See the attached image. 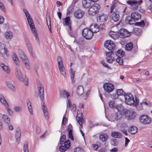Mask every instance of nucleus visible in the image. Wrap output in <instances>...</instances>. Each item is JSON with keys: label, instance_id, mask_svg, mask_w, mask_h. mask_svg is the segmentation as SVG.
Instances as JSON below:
<instances>
[{"label": "nucleus", "instance_id": "nucleus-1", "mask_svg": "<svg viewBox=\"0 0 152 152\" xmlns=\"http://www.w3.org/2000/svg\"><path fill=\"white\" fill-rule=\"evenodd\" d=\"M125 99V102L128 104L129 105H137L139 103V101L136 99L135 101H134V99L133 95L131 94H126L124 96Z\"/></svg>", "mask_w": 152, "mask_h": 152}, {"label": "nucleus", "instance_id": "nucleus-2", "mask_svg": "<svg viewBox=\"0 0 152 152\" xmlns=\"http://www.w3.org/2000/svg\"><path fill=\"white\" fill-rule=\"evenodd\" d=\"M120 111L123 113V114L125 115L126 118L128 120L134 119L135 117V113L133 110H127L122 107V110H120Z\"/></svg>", "mask_w": 152, "mask_h": 152}, {"label": "nucleus", "instance_id": "nucleus-3", "mask_svg": "<svg viewBox=\"0 0 152 152\" xmlns=\"http://www.w3.org/2000/svg\"><path fill=\"white\" fill-rule=\"evenodd\" d=\"M65 140L60 139V144L61 146L59 148V150L61 152H64L67 149L69 148L70 146V142L69 140L64 141Z\"/></svg>", "mask_w": 152, "mask_h": 152}, {"label": "nucleus", "instance_id": "nucleus-4", "mask_svg": "<svg viewBox=\"0 0 152 152\" xmlns=\"http://www.w3.org/2000/svg\"><path fill=\"white\" fill-rule=\"evenodd\" d=\"M28 21V24L30 26L31 30L34 35V36L35 37L36 39L38 41L39 40V38L38 37V34L35 31V28L34 25L33 21L32 20L31 17L27 18Z\"/></svg>", "mask_w": 152, "mask_h": 152}, {"label": "nucleus", "instance_id": "nucleus-5", "mask_svg": "<svg viewBox=\"0 0 152 152\" xmlns=\"http://www.w3.org/2000/svg\"><path fill=\"white\" fill-rule=\"evenodd\" d=\"M142 2V0L137 1L136 0H131L127 1V3L130 5L131 8L133 10H137L138 6Z\"/></svg>", "mask_w": 152, "mask_h": 152}, {"label": "nucleus", "instance_id": "nucleus-6", "mask_svg": "<svg viewBox=\"0 0 152 152\" xmlns=\"http://www.w3.org/2000/svg\"><path fill=\"white\" fill-rule=\"evenodd\" d=\"M100 6L98 4H95L91 6L88 10V13L90 15H94L97 13L99 10Z\"/></svg>", "mask_w": 152, "mask_h": 152}, {"label": "nucleus", "instance_id": "nucleus-7", "mask_svg": "<svg viewBox=\"0 0 152 152\" xmlns=\"http://www.w3.org/2000/svg\"><path fill=\"white\" fill-rule=\"evenodd\" d=\"M82 34L83 37L87 39H91L93 35V33L88 28H85L82 31Z\"/></svg>", "mask_w": 152, "mask_h": 152}, {"label": "nucleus", "instance_id": "nucleus-8", "mask_svg": "<svg viewBox=\"0 0 152 152\" xmlns=\"http://www.w3.org/2000/svg\"><path fill=\"white\" fill-rule=\"evenodd\" d=\"M124 52L121 49L118 50L115 53V54L117 56L116 61L119 64L121 65L123 64V60L122 57L124 55Z\"/></svg>", "mask_w": 152, "mask_h": 152}, {"label": "nucleus", "instance_id": "nucleus-9", "mask_svg": "<svg viewBox=\"0 0 152 152\" xmlns=\"http://www.w3.org/2000/svg\"><path fill=\"white\" fill-rule=\"evenodd\" d=\"M103 88L106 92L110 93L113 90L114 86L111 83H105L104 84Z\"/></svg>", "mask_w": 152, "mask_h": 152}, {"label": "nucleus", "instance_id": "nucleus-10", "mask_svg": "<svg viewBox=\"0 0 152 152\" xmlns=\"http://www.w3.org/2000/svg\"><path fill=\"white\" fill-rule=\"evenodd\" d=\"M38 95L41 100L43 101L44 99V89L42 83L39 82L37 84Z\"/></svg>", "mask_w": 152, "mask_h": 152}, {"label": "nucleus", "instance_id": "nucleus-11", "mask_svg": "<svg viewBox=\"0 0 152 152\" xmlns=\"http://www.w3.org/2000/svg\"><path fill=\"white\" fill-rule=\"evenodd\" d=\"M7 50L5 48L4 44L1 43H0V53L1 54L2 56L4 58H6L7 57Z\"/></svg>", "mask_w": 152, "mask_h": 152}, {"label": "nucleus", "instance_id": "nucleus-12", "mask_svg": "<svg viewBox=\"0 0 152 152\" xmlns=\"http://www.w3.org/2000/svg\"><path fill=\"white\" fill-rule=\"evenodd\" d=\"M140 121L141 123L144 124L150 123L151 122V118L147 115H142L140 118Z\"/></svg>", "mask_w": 152, "mask_h": 152}, {"label": "nucleus", "instance_id": "nucleus-13", "mask_svg": "<svg viewBox=\"0 0 152 152\" xmlns=\"http://www.w3.org/2000/svg\"><path fill=\"white\" fill-rule=\"evenodd\" d=\"M104 47L108 50H111L115 47V45L111 40H107L104 43Z\"/></svg>", "mask_w": 152, "mask_h": 152}, {"label": "nucleus", "instance_id": "nucleus-14", "mask_svg": "<svg viewBox=\"0 0 152 152\" xmlns=\"http://www.w3.org/2000/svg\"><path fill=\"white\" fill-rule=\"evenodd\" d=\"M85 12L81 9H78L74 12V16L76 18L80 19L82 18L85 14Z\"/></svg>", "mask_w": 152, "mask_h": 152}, {"label": "nucleus", "instance_id": "nucleus-15", "mask_svg": "<svg viewBox=\"0 0 152 152\" xmlns=\"http://www.w3.org/2000/svg\"><path fill=\"white\" fill-rule=\"evenodd\" d=\"M122 107H121L120 110H119V107H117V109L119 113H116L115 114V116L114 117V118L113 116L111 118V120L112 121H114L115 120L118 121L122 117V114H123V113L121 112L120 110H122Z\"/></svg>", "mask_w": 152, "mask_h": 152}, {"label": "nucleus", "instance_id": "nucleus-16", "mask_svg": "<svg viewBox=\"0 0 152 152\" xmlns=\"http://www.w3.org/2000/svg\"><path fill=\"white\" fill-rule=\"evenodd\" d=\"M108 18V15L103 13H101L98 15L97 17L98 21L103 22L106 21Z\"/></svg>", "mask_w": 152, "mask_h": 152}, {"label": "nucleus", "instance_id": "nucleus-17", "mask_svg": "<svg viewBox=\"0 0 152 152\" xmlns=\"http://www.w3.org/2000/svg\"><path fill=\"white\" fill-rule=\"evenodd\" d=\"M120 18L119 12L118 11H114L112 15V19L114 22L118 21Z\"/></svg>", "mask_w": 152, "mask_h": 152}, {"label": "nucleus", "instance_id": "nucleus-18", "mask_svg": "<svg viewBox=\"0 0 152 152\" xmlns=\"http://www.w3.org/2000/svg\"><path fill=\"white\" fill-rule=\"evenodd\" d=\"M15 73L16 76L19 80L20 81H23V77L20 69L19 68L17 67L16 68Z\"/></svg>", "mask_w": 152, "mask_h": 152}, {"label": "nucleus", "instance_id": "nucleus-19", "mask_svg": "<svg viewBox=\"0 0 152 152\" xmlns=\"http://www.w3.org/2000/svg\"><path fill=\"white\" fill-rule=\"evenodd\" d=\"M92 1V0H83L82 4L83 7L86 8H89L91 5Z\"/></svg>", "mask_w": 152, "mask_h": 152}, {"label": "nucleus", "instance_id": "nucleus-20", "mask_svg": "<svg viewBox=\"0 0 152 152\" xmlns=\"http://www.w3.org/2000/svg\"><path fill=\"white\" fill-rule=\"evenodd\" d=\"M131 16H132V18L135 21H138L140 19L141 17L140 14L138 12H134L132 13Z\"/></svg>", "mask_w": 152, "mask_h": 152}, {"label": "nucleus", "instance_id": "nucleus-21", "mask_svg": "<svg viewBox=\"0 0 152 152\" xmlns=\"http://www.w3.org/2000/svg\"><path fill=\"white\" fill-rule=\"evenodd\" d=\"M119 33L122 37H126L130 35L129 33L126 29H121L119 31Z\"/></svg>", "mask_w": 152, "mask_h": 152}, {"label": "nucleus", "instance_id": "nucleus-22", "mask_svg": "<svg viewBox=\"0 0 152 152\" xmlns=\"http://www.w3.org/2000/svg\"><path fill=\"white\" fill-rule=\"evenodd\" d=\"M0 66L7 74H10V70L9 67L4 64L3 63H0Z\"/></svg>", "mask_w": 152, "mask_h": 152}, {"label": "nucleus", "instance_id": "nucleus-23", "mask_svg": "<svg viewBox=\"0 0 152 152\" xmlns=\"http://www.w3.org/2000/svg\"><path fill=\"white\" fill-rule=\"evenodd\" d=\"M111 136L115 138H120L122 137V135L120 132L114 131L111 132Z\"/></svg>", "mask_w": 152, "mask_h": 152}, {"label": "nucleus", "instance_id": "nucleus-24", "mask_svg": "<svg viewBox=\"0 0 152 152\" xmlns=\"http://www.w3.org/2000/svg\"><path fill=\"white\" fill-rule=\"evenodd\" d=\"M108 139V136L106 133H102L99 136V140L102 142L106 141Z\"/></svg>", "mask_w": 152, "mask_h": 152}, {"label": "nucleus", "instance_id": "nucleus-25", "mask_svg": "<svg viewBox=\"0 0 152 152\" xmlns=\"http://www.w3.org/2000/svg\"><path fill=\"white\" fill-rule=\"evenodd\" d=\"M126 22L128 24H133L135 22L134 20L132 18V16H127L125 19Z\"/></svg>", "mask_w": 152, "mask_h": 152}, {"label": "nucleus", "instance_id": "nucleus-26", "mask_svg": "<svg viewBox=\"0 0 152 152\" xmlns=\"http://www.w3.org/2000/svg\"><path fill=\"white\" fill-rule=\"evenodd\" d=\"M63 24L64 26H68L71 24L69 16L66 17L63 19Z\"/></svg>", "mask_w": 152, "mask_h": 152}, {"label": "nucleus", "instance_id": "nucleus-27", "mask_svg": "<svg viewBox=\"0 0 152 152\" xmlns=\"http://www.w3.org/2000/svg\"><path fill=\"white\" fill-rule=\"evenodd\" d=\"M21 134V132L20 131V130L17 129L15 132V137L16 140V141L18 144H19V142L20 139Z\"/></svg>", "mask_w": 152, "mask_h": 152}, {"label": "nucleus", "instance_id": "nucleus-28", "mask_svg": "<svg viewBox=\"0 0 152 152\" xmlns=\"http://www.w3.org/2000/svg\"><path fill=\"white\" fill-rule=\"evenodd\" d=\"M6 83L7 86L9 89L13 91H15V88L11 82H7Z\"/></svg>", "mask_w": 152, "mask_h": 152}, {"label": "nucleus", "instance_id": "nucleus-29", "mask_svg": "<svg viewBox=\"0 0 152 152\" xmlns=\"http://www.w3.org/2000/svg\"><path fill=\"white\" fill-rule=\"evenodd\" d=\"M128 131L131 134H134L137 132V129L135 126H132L129 128Z\"/></svg>", "mask_w": 152, "mask_h": 152}, {"label": "nucleus", "instance_id": "nucleus-30", "mask_svg": "<svg viewBox=\"0 0 152 152\" xmlns=\"http://www.w3.org/2000/svg\"><path fill=\"white\" fill-rule=\"evenodd\" d=\"M90 29L93 33L98 32L99 30L98 25L95 24L92 25L90 26Z\"/></svg>", "mask_w": 152, "mask_h": 152}, {"label": "nucleus", "instance_id": "nucleus-31", "mask_svg": "<svg viewBox=\"0 0 152 152\" xmlns=\"http://www.w3.org/2000/svg\"><path fill=\"white\" fill-rule=\"evenodd\" d=\"M84 91L83 87L81 86H79L77 87L76 91L77 94L78 95H81L83 94Z\"/></svg>", "mask_w": 152, "mask_h": 152}, {"label": "nucleus", "instance_id": "nucleus-32", "mask_svg": "<svg viewBox=\"0 0 152 152\" xmlns=\"http://www.w3.org/2000/svg\"><path fill=\"white\" fill-rule=\"evenodd\" d=\"M0 101L6 107H8L9 106V104L5 100L4 98L1 94H0Z\"/></svg>", "mask_w": 152, "mask_h": 152}, {"label": "nucleus", "instance_id": "nucleus-33", "mask_svg": "<svg viewBox=\"0 0 152 152\" xmlns=\"http://www.w3.org/2000/svg\"><path fill=\"white\" fill-rule=\"evenodd\" d=\"M27 105L28 107V110L31 115H33V112L32 107L30 100L28 99L27 100Z\"/></svg>", "mask_w": 152, "mask_h": 152}, {"label": "nucleus", "instance_id": "nucleus-34", "mask_svg": "<svg viewBox=\"0 0 152 152\" xmlns=\"http://www.w3.org/2000/svg\"><path fill=\"white\" fill-rule=\"evenodd\" d=\"M59 69L61 74L64 77L66 75V72L65 69L63 65L58 66Z\"/></svg>", "mask_w": 152, "mask_h": 152}, {"label": "nucleus", "instance_id": "nucleus-35", "mask_svg": "<svg viewBox=\"0 0 152 152\" xmlns=\"http://www.w3.org/2000/svg\"><path fill=\"white\" fill-rule=\"evenodd\" d=\"M12 59L14 63L16 66H19V62L17 56L15 53H14L12 56Z\"/></svg>", "mask_w": 152, "mask_h": 152}, {"label": "nucleus", "instance_id": "nucleus-36", "mask_svg": "<svg viewBox=\"0 0 152 152\" xmlns=\"http://www.w3.org/2000/svg\"><path fill=\"white\" fill-rule=\"evenodd\" d=\"M71 127H72V126L70 124L69 126V128L68 129V130H69V138L71 140H74V138L73 137L72 135V130L71 129H70L71 128Z\"/></svg>", "mask_w": 152, "mask_h": 152}, {"label": "nucleus", "instance_id": "nucleus-37", "mask_svg": "<svg viewBox=\"0 0 152 152\" xmlns=\"http://www.w3.org/2000/svg\"><path fill=\"white\" fill-rule=\"evenodd\" d=\"M19 57L23 61H24V60L28 59V58L26 55L22 50L19 51Z\"/></svg>", "mask_w": 152, "mask_h": 152}, {"label": "nucleus", "instance_id": "nucleus-38", "mask_svg": "<svg viewBox=\"0 0 152 152\" xmlns=\"http://www.w3.org/2000/svg\"><path fill=\"white\" fill-rule=\"evenodd\" d=\"M2 115V118L3 121L7 124H9L10 122V119L7 115Z\"/></svg>", "mask_w": 152, "mask_h": 152}, {"label": "nucleus", "instance_id": "nucleus-39", "mask_svg": "<svg viewBox=\"0 0 152 152\" xmlns=\"http://www.w3.org/2000/svg\"><path fill=\"white\" fill-rule=\"evenodd\" d=\"M13 34L10 31L6 32L5 33V37L8 39H10L12 37Z\"/></svg>", "mask_w": 152, "mask_h": 152}, {"label": "nucleus", "instance_id": "nucleus-40", "mask_svg": "<svg viewBox=\"0 0 152 152\" xmlns=\"http://www.w3.org/2000/svg\"><path fill=\"white\" fill-rule=\"evenodd\" d=\"M110 143L112 145L117 146L118 144V141L116 139H112L110 140Z\"/></svg>", "mask_w": 152, "mask_h": 152}, {"label": "nucleus", "instance_id": "nucleus-41", "mask_svg": "<svg viewBox=\"0 0 152 152\" xmlns=\"http://www.w3.org/2000/svg\"><path fill=\"white\" fill-rule=\"evenodd\" d=\"M133 48V45L132 42H129L128 43L125 47V49L126 50L130 51Z\"/></svg>", "mask_w": 152, "mask_h": 152}, {"label": "nucleus", "instance_id": "nucleus-42", "mask_svg": "<svg viewBox=\"0 0 152 152\" xmlns=\"http://www.w3.org/2000/svg\"><path fill=\"white\" fill-rule=\"evenodd\" d=\"M42 109L44 113L45 118L47 119H48L49 118V116L48 112V110L47 109H45V106L44 105H42Z\"/></svg>", "mask_w": 152, "mask_h": 152}, {"label": "nucleus", "instance_id": "nucleus-43", "mask_svg": "<svg viewBox=\"0 0 152 152\" xmlns=\"http://www.w3.org/2000/svg\"><path fill=\"white\" fill-rule=\"evenodd\" d=\"M77 122L79 124L81 128H82L83 127V118H81L80 117H77Z\"/></svg>", "mask_w": 152, "mask_h": 152}, {"label": "nucleus", "instance_id": "nucleus-44", "mask_svg": "<svg viewBox=\"0 0 152 152\" xmlns=\"http://www.w3.org/2000/svg\"><path fill=\"white\" fill-rule=\"evenodd\" d=\"M70 77L72 80V83H73L74 82V77L75 74V72L74 71L72 70V69H71L70 70Z\"/></svg>", "mask_w": 152, "mask_h": 152}, {"label": "nucleus", "instance_id": "nucleus-45", "mask_svg": "<svg viewBox=\"0 0 152 152\" xmlns=\"http://www.w3.org/2000/svg\"><path fill=\"white\" fill-rule=\"evenodd\" d=\"M109 107L111 108H114L116 107V104L115 101L113 100L111 101L109 103Z\"/></svg>", "mask_w": 152, "mask_h": 152}, {"label": "nucleus", "instance_id": "nucleus-46", "mask_svg": "<svg viewBox=\"0 0 152 152\" xmlns=\"http://www.w3.org/2000/svg\"><path fill=\"white\" fill-rule=\"evenodd\" d=\"M14 111L17 113L20 112L22 111V107L19 106H15L14 107Z\"/></svg>", "mask_w": 152, "mask_h": 152}, {"label": "nucleus", "instance_id": "nucleus-47", "mask_svg": "<svg viewBox=\"0 0 152 152\" xmlns=\"http://www.w3.org/2000/svg\"><path fill=\"white\" fill-rule=\"evenodd\" d=\"M135 25L136 26L143 27L145 26V22L143 20H142L140 22H137L135 23Z\"/></svg>", "mask_w": 152, "mask_h": 152}, {"label": "nucleus", "instance_id": "nucleus-48", "mask_svg": "<svg viewBox=\"0 0 152 152\" xmlns=\"http://www.w3.org/2000/svg\"><path fill=\"white\" fill-rule=\"evenodd\" d=\"M23 151L24 152H28V142L27 141H25L23 147Z\"/></svg>", "mask_w": 152, "mask_h": 152}, {"label": "nucleus", "instance_id": "nucleus-49", "mask_svg": "<svg viewBox=\"0 0 152 152\" xmlns=\"http://www.w3.org/2000/svg\"><path fill=\"white\" fill-rule=\"evenodd\" d=\"M117 94L119 96L122 95L123 96L126 94L122 89L117 90Z\"/></svg>", "mask_w": 152, "mask_h": 152}, {"label": "nucleus", "instance_id": "nucleus-50", "mask_svg": "<svg viewBox=\"0 0 152 152\" xmlns=\"http://www.w3.org/2000/svg\"><path fill=\"white\" fill-rule=\"evenodd\" d=\"M110 36L114 40H116L118 39L119 36L118 35L115 34V33L114 32L112 33H110Z\"/></svg>", "mask_w": 152, "mask_h": 152}, {"label": "nucleus", "instance_id": "nucleus-51", "mask_svg": "<svg viewBox=\"0 0 152 152\" xmlns=\"http://www.w3.org/2000/svg\"><path fill=\"white\" fill-rule=\"evenodd\" d=\"M107 62L110 63H112L114 60V58L112 56L107 57L106 58Z\"/></svg>", "mask_w": 152, "mask_h": 152}, {"label": "nucleus", "instance_id": "nucleus-52", "mask_svg": "<svg viewBox=\"0 0 152 152\" xmlns=\"http://www.w3.org/2000/svg\"><path fill=\"white\" fill-rule=\"evenodd\" d=\"M141 31V30L140 29L136 28L134 29L133 33L136 35H138L140 34Z\"/></svg>", "mask_w": 152, "mask_h": 152}, {"label": "nucleus", "instance_id": "nucleus-53", "mask_svg": "<svg viewBox=\"0 0 152 152\" xmlns=\"http://www.w3.org/2000/svg\"><path fill=\"white\" fill-rule=\"evenodd\" d=\"M23 63L24 64L26 67L28 69H30V66L29 65V62L28 59H26L23 61Z\"/></svg>", "mask_w": 152, "mask_h": 152}, {"label": "nucleus", "instance_id": "nucleus-54", "mask_svg": "<svg viewBox=\"0 0 152 152\" xmlns=\"http://www.w3.org/2000/svg\"><path fill=\"white\" fill-rule=\"evenodd\" d=\"M57 61L58 63V66L63 64L62 62V59L59 56H58L57 57Z\"/></svg>", "mask_w": 152, "mask_h": 152}, {"label": "nucleus", "instance_id": "nucleus-55", "mask_svg": "<svg viewBox=\"0 0 152 152\" xmlns=\"http://www.w3.org/2000/svg\"><path fill=\"white\" fill-rule=\"evenodd\" d=\"M74 152H84V151L82 149L77 148L74 150Z\"/></svg>", "mask_w": 152, "mask_h": 152}, {"label": "nucleus", "instance_id": "nucleus-56", "mask_svg": "<svg viewBox=\"0 0 152 152\" xmlns=\"http://www.w3.org/2000/svg\"><path fill=\"white\" fill-rule=\"evenodd\" d=\"M6 108L7 110V112L10 115H13V112L10 108L7 107H6Z\"/></svg>", "mask_w": 152, "mask_h": 152}, {"label": "nucleus", "instance_id": "nucleus-57", "mask_svg": "<svg viewBox=\"0 0 152 152\" xmlns=\"http://www.w3.org/2000/svg\"><path fill=\"white\" fill-rule=\"evenodd\" d=\"M65 90H64L63 91H61L60 92V96L61 97H64L65 96Z\"/></svg>", "mask_w": 152, "mask_h": 152}, {"label": "nucleus", "instance_id": "nucleus-58", "mask_svg": "<svg viewBox=\"0 0 152 152\" xmlns=\"http://www.w3.org/2000/svg\"><path fill=\"white\" fill-rule=\"evenodd\" d=\"M115 7V4H113L111 6L110 8V13H112L113 12Z\"/></svg>", "mask_w": 152, "mask_h": 152}, {"label": "nucleus", "instance_id": "nucleus-59", "mask_svg": "<svg viewBox=\"0 0 152 152\" xmlns=\"http://www.w3.org/2000/svg\"><path fill=\"white\" fill-rule=\"evenodd\" d=\"M71 24H70L68 26L70 30V31H68V32L70 34V35H71V36L72 37H73V35L71 33V31H72V28L71 27Z\"/></svg>", "mask_w": 152, "mask_h": 152}, {"label": "nucleus", "instance_id": "nucleus-60", "mask_svg": "<svg viewBox=\"0 0 152 152\" xmlns=\"http://www.w3.org/2000/svg\"><path fill=\"white\" fill-rule=\"evenodd\" d=\"M23 81L24 82V83L25 85L27 86L28 85V78L27 77H25L24 79V80H23Z\"/></svg>", "mask_w": 152, "mask_h": 152}, {"label": "nucleus", "instance_id": "nucleus-61", "mask_svg": "<svg viewBox=\"0 0 152 152\" xmlns=\"http://www.w3.org/2000/svg\"><path fill=\"white\" fill-rule=\"evenodd\" d=\"M29 52L30 53L31 55L32 58H35L36 56L34 51H33V50H30V51H29Z\"/></svg>", "mask_w": 152, "mask_h": 152}, {"label": "nucleus", "instance_id": "nucleus-62", "mask_svg": "<svg viewBox=\"0 0 152 152\" xmlns=\"http://www.w3.org/2000/svg\"><path fill=\"white\" fill-rule=\"evenodd\" d=\"M26 45L29 51H30V50H33L32 48V47L30 43Z\"/></svg>", "mask_w": 152, "mask_h": 152}, {"label": "nucleus", "instance_id": "nucleus-63", "mask_svg": "<svg viewBox=\"0 0 152 152\" xmlns=\"http://www.w3.org/2000/svg\"><path fill=\"white\" fill-rule=\"evenodd\" d=\"M66 104H67V107H71V106H72V103L71 102H70V101L69 100V99H68L67 101V102H66Z\"/></svg>", "mask_w": 152, "mask_h": 152}, {"label": "nucleus", "instance_id": "nucleus-64", "mask_svg": "<svg viewBox=\"0 0 152 152\" xmlns=\"http://www.w3.org/2000/svg\"><path fill=\"white\" fill-rule=\"evenodd\" d=\"M118 96H119L117 94H115L111 96V97L113 99H116L118 98Z\"/></svg>", "mask_w": 152, "mask_h": 152}]
</instances>
